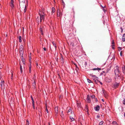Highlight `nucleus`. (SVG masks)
Listing matches in <instances>:
<instances>
[{
	"mask_svg": "<svg viewBox=\"0 0 125 125\" xmlns=\"http://www.w3.org/2000/svg\"><path fill=\"white\" fill-rule=\"evenodd\" d=\"M122 70H125V66H123L122 67Z\"/></svg>",
	"mask_w": 125,
	"mask_h": 125,
	"instance_id": "nucleus-39",
	"label": "nucleus"
},
{
	"mask_svg": "<svg viewBox=\"0 0 125 125\" xmlns=\"http://www.w3.org/2000/svg\"><path fill=\"white\" fill-rule=\"evenodd\" d=\"M52 12L53 13H54L55 12V8L54 7H52Z\"/></svg>",
	"mask_w": 125,
	"mask_h": 125,
	"instance_id": "nucleus-27",
	"label": "nucleus"
},
{
	"mask_svg": "<svg viewBox=\"0 0 125 125\" xmlns=\"http://www.w3.org/2000/svg\"><path fill=\"white\" fill-rule=\"evenodd\" d=\"M2 67V65H0V70Z\"/></svg>",
	"mask_w": 125,
	"mask_h": 125,
	"instance_id": "nucleus-52",
	"label": "nucleus"
},
{
	"mask_svg": "<svg viewBox=\"0 0 125 125\" xmlns=\"http://www.w3.org/2000/svg\"><path fill=\"white\" fill-rule=\"evenodd\" d=\"M32 105L33 108L34 109L35 108V106H34V103H32Z\"/></svg>",
	"mask_w": 125,
	"mask_h": 125,
	"instance_id": "nucleus-38",
	"label": "nucleus"
},
{
	"mask_svg": "<svg viewBox=\"0 0 125 125\" xmlns=\"http://www.w3.org/2000/svg\"><path fill=\"white\" fill-rule=\"evenodd\" d=\"M70 119L71 120V121H72L74 120V119L72 117H70Z\"/></svg>",
	"mask_w": 125,
	"mask_h": 125,
	"instance_id": "nucleus-33",
	"label": "nucleus"
},
{
	"mask_svg": "<svg viewBox=\"0 0 125 125\" xmlns=\"http://www.w3.org/2000/svg\"><path fill=\"white\" fill-rule=\"evenodd\" d=\"M122 41L123 42L125 41V33L124 34L122 37Z\"/></svg>",
	"mask_w": 125,
	"mask_h": 125,
	"instance_id": "nucleus-18",
	"label": "nucleus"
},
{
	"mask_svg": "<svg viewBox=\"0 0 125 125\" xmlns=\"http://www.w3.org/2000/svg\"><path fill=\"white\" fill-rule=\"evenodd\" d=\"M39 18L38 17L36 19V20H37V21H39Z\"/></svg>",
	"mask_w": 125,
	"mask_h": 125,
	"instance_id": "nucleus-56",
	"label": "nucleus"
},
{
	"mask_svg": "<svg viewBox=\"0 0 125 125\" xmlns=\"http://www.w3.org/2000/svg\"><path fill=\"white\" fill-rule=\"evenodd\" d=\"M123 72L125 75V71H122Z\"/></svg>",
	"mask_w": 125,
	"mask_h": 125,
	"instance_id": "nucleus-55",
	"label": "nucleus"
},
{
	"mask_svg": "<svg viewBox=\"0 0 125 125\" xmlns=\"http://www.w3.org/2000/svg\"><path fill=\"white\" fill-rule=\"evenodd\" d=\"M23 48L21 47L20 48L19 52L20 54V56L21 57H23Z\"/></svg>",
	"mask_w": 125,
	"mask_h": 125,
	"instance_id": "nucleus-4",
	"label": "nucleus"
},
{
	"mask_svg": "<svg viewBox=\"0 0 125 125\" xmlns=\"http://www.w3.org/2000/svg\"><path fill=\"white\" fill-rule=\"evenodd\" d=\"M32 85L35 88V86H36V84L34 81V82L33 83H32Z\"/></svg>",
	"mask_w": 125,
	"mask_h": 125,
	"instance_id": "nucleus-32",
	"label": "nucleus"
},
{
	"mask_svg": "<svg viewBox=\"0 0 125 125\" xmlns=\"http://www.w3.org/2000/svg\"><path fill=\"white\" fill-rule=\"evenodd\" d=\"M61 116L62 117H63L64 116V115L63 113V112L62 111V112H61Z\"/></svg>",
	"mask_w": 125,
	"mask_h": 125,
	"instance_id": "nucleus-31",
	"label": "nucleus"
},
{
	"mask_svg": "<svg viewBox=\"0 0 125 125\" xmlns=\"http://www.w3.org/2000/svg\"><path fill=\"white\" fill-rule=\"evenodd\" d=\"M43 49L44 51H46V49L44 47L43 48Z\"/></svg>",
	"mask_w": 125,
	"mask_h": 125,
	"instance_id": "nucleus-53",
	"label": "nucleus"
},
{
	"mask_svg": "<svg viewBox=\"0 0 125 125\" xmlns=\"http://www.w3.org/2000/svg\"><path fill=\"white\" fill-rule=\"evenodd\" d=\"M103 123H104L103 121H101L99 123V125H102Z\"/></svg>",
	"mask_w": 125,
	"mask_h": 125,
	"instance_id": "nucleus-30",
	"label": "nucleus"
},
{
	"mask_svg": "<svg viewBox=\"0 0 125 125\" xmlns=\"http://www.w3.org/2000/svg\"><path fill=\"white\" fill-rule=\"evenodd\" d=\"M39 115H40V114H41H41H42V113H41V111H40L39 110Z\"/></svg>",
	"mask_w": 125,
	"mask_h": 125,
	"instance_id": "nucleus-49",
	"label": "nucleus"
},
{
	"mask_svg": "<svg viewBox=\"0 0 125 125\" xmlns=\"http://www.w3.org/2000/svg\"><path fill=\"white\" fill-rule=\"evenodd\" d=\"M112 48L113 49H115V48L114 47V45H112Z\"/></svg>",
	"mask_w": 125,
	"mask_h": 125,
	"instance_id": "nucleus-42",
	"label": "nucleus"
},
{
	"mask_svg": "<svg viewBox=\"0 0 125 125\" xmlns=\"http://www.w3.org/2000/svg\"><path fill=\"white\" fill-rule=\"evenodd\" d=\"M19 41L20 42H21V36H19Z\"/></svg>",
	"mask_w": 125,
	"mask_h": 125,
	"instance_id": "nucleus-23",
	"label": "nucleus"
},
{
	"mask_svg": "<svg viewBox=\"0 0 125 125\" xmlns=\"http://www.w3.org/2000/svg\"><path fill=\"white\" fill-rule=\"evenodd\" d=\"M108 73V71H106V72L104 71H103L102 73H101V75H104L105 76L106 75V73Z\"/></svg>",
	"mask_w": 125,
	"mask_h": 125,
	"instance_id": "nucleus-13",
	"label": "nucleus"
},
{
	"mask_svg": "<svg viewBox=\"0 0 125 125\" xmlns=\"http://www.w3.org/2000/svg\"><path fill=\"white\" fill-rule=\"evenodd\" d=\"M22 62L23 63V66L24 65L25 63V59H24L23 57H21Z\"/></svg>",
	"mask_w": 125,
	"mask_h": 125,
	"instance_id": "nucleus-21",
	"label": "nucleus"
},
{
	"mask_svg": "<svg viewBox=\"0 0 125 125\" xmlns=\"http://www.w3.org/2000/svg\"><path fill=\"white\" fill-rule=\"evenodd\" d=\"M20 69L21 70H22V66L20 64Z\"/></svg>",
	"mask_w": 125,
	"mask_h": 125,
	"instance_id": "nucleus-45",
	"label": "nucleus"
},
{
	"mask_svg": "<svg viewBox=\"0 0 125 125\" xmlns=\"http://www.w3.org/2000/svg\"><path fill=\"white\" fill-rule=\"evenodd\" d=\"M93 73L90 74V76H91L92 77V78L93 79L95 82H97V81H98V77H96V76L95 75H93Z\"/></svg>",
	"mask_w": 125,
	"mask_h": 125,
	"instance_id": "nucleus-3",
	"label": "nucleus"
},
{
	"mask_svg": "<svg viewBox=\"0 0 125 125\" xmlns=\"http://www.w3.org/2000/svg\"><path fill=\"white\" fill-rule=\"evenodd\" d=\"M42 15H43L44 16L45 14H44V11L43 10H42Z\"/></svg>",
	"mask_w": 125,
	"mask_h": 125,
	"instance_id": "nucleus-43",
	"label": "nucleus"
},
{
	"mask_svg": "<svg viewBox=\"0 0 125 125\" xmlns=\"http://www.w3.org/2000/svg\"><path fill=\"white\" fill-rule=\"evenodd\" d=\"M45 111L47 113H49V111H48V110L47 108V106H46V108L45 109Z\"/></svg>",
	"mask_w": 125,
	"mask_h": 125,
	"instance_id": "nucleus-34",
	"label": "nucleus"
},
{
	"mask_svg": "<svg viewBox=\"0 0 125 125\" xmlns=\"http://www.w3.org/2000/svg\"><path fill=\"white\" fill-rule=\"evenodd\" d=\"M103 69H101V68H94L93 69V70H100Z\"/></svg>",
	"mask_w": 125,
	"mask_h": 125,
	"instance_id": "nucleus-22",
	"label": "nucleus"
},
{
	"mask_svg": "<svg viewBox=\"0 0 125 125\" xmlns=\"http://www.w3.org/2000/svg\"><path fill=\"white\" fill-rule=\"evenodd\" d=\"M85 65H87V63H86V62H85Z\"/></svg>",
	"mask_w": 125,
	"mask_h": 125,
	"instance_id": "nucleus-61",
	"label": "nucleus"
},
{
	"mask_svg": "<svg viewBox=\"0 0 125 125\" xmlns=\"http://www.w3.org/2000/svg\"><path fill=\"white\" fill-rule=\"evenodd\" d=\"M77 104L78 108H80L81 107V105L80 102L77 101Z\"/></svg>",
	"mask_w": 125,
	"mask_h": 125,
	"instance_id": "nucleus-14",
	"label": "nucleus"
},
{
	"mask_svg": "<svg viewBox=\"0 0 125 125\" xmlns=\"http://www.w3.org/2000/svg\"><path fill=\"white\" fill-rule=\"evenodd\" d=\"M55 115L56 116H57V114L58 112V107H55Z\"/></svg>",
	"mask_w": 125,
	"mask_h": 125,
	"instance_id": "nucleus-9",
	"label": "nucleus"
},
{
	"mask_svg": "<svg viewBox=\"0 0 125 125\" xmlns=\"http://www.w3.org/2000/svg\"><path fill=\"white\" fill-rule=\"evenodd\" d=\"M22 71H21V73H22Z\"/></svg>",
	"mask_w": 125,
	"mask_h": 125,
	"instance_id": "nucleus-63",
	"label": "nucleus"
},
{
	"mask_svg": "<svg viewBox=\"0 0 125 125\" xmlns=\"http://www.w3.org/2000/svg\"><path fill=\"white\" fill-rule=\"evenodd\" d=\"M104 80L106 83H109L111 82L112 79L110 77H106L105 78Z\"/></svg>",
	"mask_w": 125,
	"mask_h": 125,
	"instance_id": "nucleus-5",
	"label": "nucleus"
},
{
	"mask_svg": "<svg viewBox=\"0 0 125 125\" xmlns=\"http://www.w3.org/2000/svg\"><path fill=\"white\" fill-rule=\"evenodd\" d=\"M98 82H99L100 83L101 85H102L103 84V83H102L100 81H99Z\"/></svg>",
	"mask_w": 125,
	"mask_h": 125,
	"instance_id": "nucleus-54",
	"label": "nucleus"
},
{
	"mask_svg": "<svg viewBox=\"0 0 125 125\" xmlns=\"http://www.w3.org/2000/svg\"><path fill=\"white\" fill-rule=\"evenodd\" d=\"M63 58L62 57V58L61 59V62L62 63H63Z\"/></svg>",
	"mask_w": 125,
	"mask_h": 125,
	"instance_id": "nucleus-28",
	"label": "nucleus"
},
{
	"mask_svg": "<svg viewBox=\"0 0 125 125\" xmlns=\"http://www.w3.org/2000/svg\"><path fill=\"white\" fill-rule=\"evenodd\" d=\"M121 71H114L115 76L114 77V82H119L122 77L121 73Z\"/></svg>",
	"mask_w": 125,
	"mask_h": 125,
	"instance_id": "nucleus-1",
	"label": "nucleus"
},
{
	"mask_svg": "<svg viewBox=\"0 0 125 125\" xmlns=\"http://www.w3.org/2000/svg\"><path fill=\"white\" fill-rule=\"evenodd\" d=\"M120 29H121V33H122L123 32V29H122V27H120Z\"/></svg>",
	"mask_w": 125,
	"mask_h": 125,
	"instance_id": "nucleus-46",
	"label": "nucleus"
},
{
	"mask_svg": "<svg viewBox=\"0 0 125 125\" xmlns=\"http://www.w3.org/2000/svg\"><path fill=\"white\" fill-rule=\"evenodd\" d=\"M74 64L75 65L76 67H77V65H76V64L74 63Z\"/></svg>",
	"mask_w": 125,
	"mask_h": 125,
	"instance_id": "nucleus-58",
	"label": "nucleus"
},
{
	"mask_svg": "<svg viewBox=\"0 0 125 125\" xmlns=\"http://www.w3.org/2000/svg\"><path fill=\"white\" fill-rule=\"evenodd\" d=\"M91 98L93 99L94 98L95 96L94 95H92L91 96Z\"/></svg>",
	"mask_w": 125,
	"mask_h": 125,
	"instance_id": "nucleus-37",
	"label": "nucleus"
},
{
	"mask_svg": "<svg viewBox=\"0 0 125 125\" xmlns=\"http://www.w3.org/2000/svg\"><path fill=\"white\" fill-rule=\"evenodd\" d=\"M87 81L89 83H92L91 81L88 79H87Z\"/></svg>",
	"mask_w": 125,
	"mask_h": 125,
	"instance_id": "nucleus-36",
	"label": "nucleus"
},
{
	"mask_svg": "<svg viewBox=\"0 0 125 125\" xmlns=\"http://www.w3.org/2000/svg\"><path fill=\"white\" fill-rule=\"evenodd\" d=\"M14 1L13 0H11V3H10V6L11 7V8L13 9L14 7L13 3Z\"/></svg>",
	"mask_w": 125,
	"mask_h": 125,
	"instance_id": "nucleus-12",
	"label": "nucleus"
},
{
	"mask_svg": "<svg viewBox=\"0 0 125 125\" xmlns=\"http://www.w3.org/2000/svg\"><path fill=\"white\" fill-rule=\"evenodd\" d=\"M60 16H62V14L61 13H60Z\"/></svg>",
	"mask_w": 125,
	"mask_h": 125,
	"instance_id": "nucleus-59",
	"label": "nucleus"
},
{
	"mask_svg": "<svg viewBox=\"0 0 125 125\" xmlns=\"http://www.w3.org/2000/svg\"><path fill=\"white\" fill-rule=\"evenodd\" d=\"M87 102L88 103H90L91 102L90 98V96L89 95H88L87 96V97L86 99Z\"/></svg>",
	"mask_w": 125,
	"mask_h": 125,
	"instance_id": "nucleus-15",
	"label": "nucleus"
},
{
	"mask_svg": "<svg viewBox=\"0 0 125 125\" xmlns=\"http://www.w3.org/2000/svg\"><path fill=\"white\" fill-rule=\"evenodd\" d=\"M119 51H120L122 50V48L121 47H118Z\"/></svg>",
	"mask_w": 125,
	"mask_h": 125,
	"instance_id": "nucleus-40",
	"label": "nucleus"
},
{
	"mask_svg": "<svg viewBox=\"0 0 125 125\" xmlns=\"http://www.w3.org/2000/svg\"><path fill=\"white\" fill-rule=\"evenodd\" d=\"M25 0H19L20 1V10H23L24 13H25L26 10V7L25 3Z\"/></svg>",
	"mask_w": 125,
	"mask_h": 125,
	"instance_id": "nucleus-2",
	"label": "nucleus"
},
{
	"mask_svg": "<svg viewBox=\"0 0 125 125\" xmlns=\"http://www.w3.org/2000/svg\"><path fill=\"white\" fill-rule=\"evenodd\" d=\"M97 118H99V115H97Z\"/></svg>",
	"mask_w": 125,
	"mask_h": 125,
	"instance_id": "nucleus-57",
	"label": "nucleus"
},
{
	"mask_svg": "<svg viewBox=\"0 0 125 125\" xmlns=\"http://www.w3.org/2000/svg\"><path fill=\"white\" fill-rule=\"evenodd\" d=\"M36 65L37 68L39 70L41 69H42V66L40 64H38L37 62L36 63Z\"/></svg>",
	"mask_w": 125,
	"mask_h": 125,
	"instance_id": "nucleus-8",
	"label": "nucleus"
},
{
	"mask_svg": "<svg viewBox=\"0 0 125 125\" xmlns=\"http://www.w3.org/2000/svg\"><path fill=\"white\" fill-rule=\"evenodd\" d=\"M31 62H30V65L29 66V70H31Z\"/></svg>",
	"mask_w": 125,
	"mask_h": 125,
	"instance_id": "nucleus-26",
	"label": "nucleus"
},
{
	"mask_svg": "<svg viewBox=\"0 0 125 125\" xmlns=\"http://www.w3.org/2000/svg\"><path fill=\"white\" fill-rule=\"evenodd\" d=\"M120 55L121 56H122V51H121L120 52Z\"/></svg>",
	"mask_w": 125,
	"mask_h": 125,
	"instance_id": "nucleus-51",
	"label": "nucleus"
},
{
	"mask_svg": "<svg viewBox=\"0 0 125 125\" xmlns=\"http://www.w3.org/2000/svg\"><path fill=\"white\" fill-rule=\"evenodd\" d=\"M94 109L96 111H98L100 109V106L99 105H97L96 107L94 108Z\"/></svg>",
	"mask_w": 125,
	"mask_h": 125,
	"instance_id": "nucleus-11",
	"label": "nucleus"
},
{
	"mask_svg": "<svg viewBox=\"0 0 125 125\" xmlns=\"http://www.w3.org/2000/svg\"><path fill=\"white\" fill-rule=\"evenodd\" d=\"M57 16L58 17L60 16V15L59 11H58V10H57Z\"/></svg>",
	"mask_w": 125,
	"mask_h": 125,
	"instance_id": "nucleus-25",
	"label": "nucleus"
},
{
	"mask_svg": "<svg viewBox=\"0 0 125 125\" xmlns=\"http://www.w3.org/2000/svg\"><path fill=\"white\" fill-rule=\"evenodd\" d=\"M72 111V110L70 109L68 110V112H67L68 113L69 112H71Z\"/></svg>",
	"mask_w": 125,
	"mask_h": 125,
	"instance_id": "nucleus-44",
	"label": "nucleus"
},
{
	"mask_svg": "<svg viewBox=\"0 0 125 125\" xmlns=\"http://www.w3.org/2000/svg\"><path fill=\"white\" fill-rule=\"evenodd\" d=\"M31 100H32V103H34V101L33 99V97H32V96H31Z\"/></svg>",
	"mask_w": 125,
	"mask_h": 125,
	"instance_id": "nucleus-35",
	"label": "nucleus"
},
{
	"mask_svg": "<svg viewBox=\"0 0 125 125\" xmlns=\"http://www.w3.org/2000/svg\"><path fill=\"white\" fill-rule=\"evenodd\" d=\"M124 115L125 117V114H124Z\"/></svg>",
	"mask_w": 125,
	"mask_h": 125,
	"instance_id": "nucleus-64",
	"label": "nucleus"
},
{
	"mask_svg": "<svg viewBox=\"0 0 125 125\" xmlns=\"http://www.w3.org/2000/svg\"><path fill=\"white\" fill-rule=\"evenodd\" d=\"M13 72H11V79H13Z\"/></svg>",
	"mask_w": 125,
	"mask_h": 125,
	"instance_id": "nucleus-47",
	"label": "nucleus"
},
{
	"mask_svg": "<svg viewBox=\"0 0 125 125\" xmlns=\"http://www.w3.org/2000/svg\"><path fill=\"white\" fill-rule=\"evenodd\" d=\"M102 101H103V102H104V100L103 99H102Z\"/></svg>",
	"mask_w": 125,
	"mask_h": 125,
	"instance_id": "nucleus-60",
	"label": "nucleus"
},
{
	"mask_svg": "<svg viewBox=\"0 0 125 125\" xmlns=\"http://www.w3.org/2000/svg\"><path fill=\"white\" fill-rule=\"evenodd\" d=\"M112 45H114V40L112 42Z\"/></svg>",
	"mask_w": 125,
	"mask_h": 125,
	"instance_id": "nucleus-50",
	"label": "nucleus"
},
{
	"mask_svg": "<svg viewBox=\"0 0 125 125\" xmlns=\"http://www.w3.org/2000/svg\"><path fill=\"white\" fill-rule=\"evenodd\" d=\"M43 28L42 26H41L40 27V31L41 32L42 34L43 35V33H42V31L43 30Z\"/></svg>",
	"mask_w": 125,
	"mask_h": 125,
	"instance_id": "nucleus-16",
	"label": "nucleus"
},
{
	"mask_svg": "<svg viewBox=\"0 0 125 125\" xmlns=\"http://www.w3.org/2000/svg\"><path fill=\"white\" fill-rule=\"evenodd\" d=\"M52 44H53V46L55 47V49H56V48L57 47L56 44L54 42H52Z\"/></svg>",
	"mask_w": 125,
	"mask_h": 125,
	"instance_id": "nucleus-24",
	"label": "nucleus"
},
{
	"mask_svg": "<svg viewBox=\"0 0 125 125\" xmlns=\"http://www.w3.org/2000/svg\"><path fill=\"white\" fill-rule=\"evenodd\" d=\"M102 91L103 92V93L104 95H106L107 94L106 92L104 89H103L102 90Z\"/></svg>",
	"mask_w": 125,
	"mask_h": 125,
	"instance_id": "nucleus-20",
	"label": "nucleus"
},
{
	"mask_svg": "<svg viewBox=\"0 0 125 125\" xmlns=\"http://www.w3.org/2000/svg\"><path fill=\"white\" fill-rule=\"evenodd\" d=\"M39 14L40 16V22H41L42 20H43L44 18V16L43 15H42V13L41 11H39Z\"/></svg>",
	"mask_w": 125,
	"mask_h": 125,
	"instance_id": "nucleus-6",
	"label": "nucleus"
},
{
	"mask_svg": "<svg viewBox=\"0 0 125 125\" xmlns=\"http://www.w3.org/2000/svg\"><path fill=\"white\" fill-rule=\"evenodd\" d=\"M84 110L88 114V106L87 105H85V107Z\"/></svg>",
	"mask_w": 125,
	"mask_h": 125,
	"instance_id": "nucleus-10",
	"label": "nucleus"
},
{
	"mask_svg": "<svg viewBox=\"0 0 125 125\" xmlns=\"http://www.w3.org/2000/svg\"><path fill=\"white\" fill-rule=\"evenodd\" d=\"M114 69L115 70H119V67L118 66L116 65L114 67Z\"/></svg>",
	"mask_w": 125,
	"mask_h": 125,
	"instance_id": "nucleus-19",
	"label": "nucleus"
},
{
	"mask_svg": "<svg viewBox=\"0 0 125 125\" xmlns=\"http://www.w3.org/2000/svg\"><path fill=\"white\" fill-rule=\"evenodd\" d=\"M113 124L115 125H117V124L116 122V121H113Z\"/></svg>",
	"mask_w": 125,
	"mask_h": 125,
	"instance_id": "nucleus-29",
	"label": "nucleus"
},
{
	"mask_svg": "<svg viewBox=\"0 0 125 125\" xmlns=\"http://www.w3.org/2000/svg\"><path fill=\"white\" fill-rule=\"evenodd\" d=\"M119 82H115V83L114 84L113 87L115 88H116L118 87L119 84Z\"/></svg>",
	"mask_w": 125,
	"mask_h": 125,
	"instance_id": "nucleus-7",
	"label": "nucleus"
},
{
	"mask_svg": "<svg viewBox=\"0 0 125 125\" xmlns=\"http://www.w3.org/2000/svg\"><path fill=\"white\" fill-rule=\"evenodd\" d=\"M123 104L125 105V98L123 100Z\"/></svg>",
	"mask_w": 125,
	"mask_h": 125,
	"instance_id": "nucleus-48",
	"label": "nucleus"
},
{
	"mask_svg": "<svg viewBox=\"0 0 125 125\" xmlns=\"http://www.w3.org/2000/svg\"><path fill=\"white\" fill-rule=\"evenodd\" d=\"M58 76H59V77H60V75L59 74H58Z\"/></svg>",
	"mask_w": 125,
	"mask_h": 125,
	"instance_id": "nucleus-62",
	"label": "nucleus"
},
{
	"mask_svg": "<svg viewBox=\"0 0 125 125\" xmlns=\"http://www.w3.org/2000/svg\"><path fill=\"white\" fill-rule=\"evenodd\" d=\"M26 121H27V125H29V121L28 120H27Z\"/></svg>",
	"mask_w": 125,
	"mask_h": 125,
	"instance_id": "nucleus-41",
	"label": "nucleus"
},
{
	"mask_svg": "<svg viewBox=\"0 0 125 125\" xmlns=\"http://www.w3.org/2000/svg\"><path fill=\"white\" fill-rule=\"evenodd\" d=\"M4 80H3L2 81V80L1 81L0 83L1 88L2 87H3V86L4 85Z\"/></svg>",
	"mask_w": 125,
	"mask_h": 125,
	"instance_id": "nucleus-17",
	"label": "nucleus"
}]
</instances>
